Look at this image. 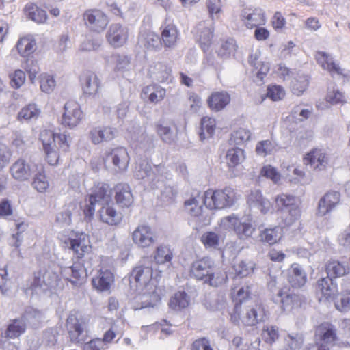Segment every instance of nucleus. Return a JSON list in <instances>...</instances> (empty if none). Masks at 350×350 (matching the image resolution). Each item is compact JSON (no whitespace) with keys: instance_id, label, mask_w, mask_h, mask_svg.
<instances>
[{"instance_id":"obj_1","label":"nucleus","mask_w":350,"mask_h":350,"mask_svg":"<svg viewBox=\"0 0 350 350\" xmlns=\"http://www.w3.org/2000/svg\"><path fill=\"white\" fill-rule=\"evenodd\" d=\"M152 278V262L144 260L136 266L130 275V282L135 283L137 288L142 289V294L135 297V302L141 301L140 306H135V310L154 307L161 299L160 290L151 282Z\"/></svg>"},{"instance_id":"obj_2","label":"nucleus","mask_w":350,"mask_h":350,"mask_svg":"<svg viewBox=\"0 0 350 350\" xmlns=\"http://www.w3.org/2000/svg\"><path fill=\"white\" fill-rule=\"evenodd\" d=\"M111 193L108 186L104 184L98 185L85 200L84 214L91 219L95 212L96 204L102 206L98 211L100 219L111 226H116L122 220V215L118 211L113 204H110Z\"/></svg>"},{"instance_id":"obj_3","label":"nucleus","mask_w":350,"mask_h":350,"mask_svg":"<svg viewBox=\"0 0 350 350\" xmlns=\"http://www.w3.org/2000/svg\"><path fill=\"white\" fill-rule=\"evenodd\" d=\"M266 314L261 304L250 301L247 305L235 304L230 320L235 325L253 326L265 320Z\"/></svg>"},{"instance_id":"obj_4","label":"nucleus","mask_w":350,"mask_h":350,"mask_svg":"<svg viewBox=\"0 0 350 350\" xmlns=\"http://www.w3.org/2000/svg\"><path fill=\"white\" fill-rule=\"evenodd\" d=\"M219 225L223 230H233L238 238L241 240H246L252 237L256 230L251 219H240L234 215L223 217Z\"/></svg>"},{"instance_id":"obj_5","label":"nucleus","mask_w":350,"mask_h":350,"mask_svg":"<svg viewBox=\"0 0 350 350\" xmlns=\"http://www.w3.org/2000/svg\"><path fill=\"white\" fill-rule=\"evenodd\" d=\"M204 193L205 206L210 209H222L231 206L237 200L236 192L233 189H208Z\"/></svg>"},{"instance_id":"obj_6","label":"nucleus","mask_w":350,"mask_h":350,"mask_svg":"<svg viewBox=\"0 0 350 350\" xmlns=\"http://www.w3.org/2000/svg\"><path fill=\"white\" fill-rule=\"evenodd\" d=\"M40 139L45 153L69 151L67 136L64 134H55L51 130L44 129L40 132Z\"/></svg>"},{"instance_id":"obj_7","label":"nucleus","mask_w":350,"mask_h":350,"mask_svg":"<svg viewBox=\"0 0 350 350\" xmlns=\"http://www.w3.org/2000/svg\"><path fill=\"white\" fill-rule=\"evenodd\" d=\"M66 329L70 341L74 344L82 345L89 338L88 323L83 318L69 316L66 321Z\"/></svg>"},{"instance_id":"obj_8","label":"nucleus","mask_w":350,"mask_h":350,"mask_svg":"<svg viewBox=\"0 0 350 350\" xmlns=\"http://www.w3.org/2000/svg\"><path fill=\"white\" fill-rule=\"evenodd\" d=\"M338 340L337 330L332 324L325 322L320 324L315 329L314 342L317 350H330Z\"/></svg>"},{"instance_id":"obj_9","label":"nucleus","mask_w":350,"mask_h":350,"mask_svg":"<svg viewBox=\"0 0 350 350\" xmlns=\"http://www.w3.org/2000/svg\"><path fill=\"white\" fill-rule=\"evenodd\" d=\"M44 290L61 288V281L56 271L52 268H44L35 273L33 285Z\"/></svg>"},{"instance_id":"obj_10","label":"nucleus","mask_w":350,"mask_h":350,"mask_svg":"<svg viewBox=\"0 0 350 350\" xmlns=\"http://www.w3.org/2000/svg\"><path fill=\"white\" fill-rule=\"evenodd\" d=\"M139 161L135 166L134 174L136 178L139 180H145V181L154 185L156 182L161 178V171L163 167L161 165H154L153 167L146 159H138Z\"/></svg>"},{"instance_id":"obj_11","label":"nucleus","mask_w":350,"mask_h":350,"mask_svg":"<svg viewBox=\"0 0 350 350\" xmlns=\"http://www.w3.org/2000/svg\"><path fill=\"white\" fill-rule=\"evenodd\" d=\"M83 18L88 28L97 33L103 31L109 23L107 16L98 9L86 10L83 14Z\"/></svg>"},{"instance_id":"obj_12","label":"nucleus","mask_w":350,"mask_h":350,"mask_svg":"<svg viewBox=\"0 0 350 350\" xmlns=\"http://www.w3.org/2000/svg\"><path fill=\"white\" fill-rule=\"evenodd\" d=\"M133 243L139 248L146 249L152 247L157 241V235L152 228L148 225H139L132 233Z\"/></svg>"},{"instance_id":"obj_13","label":"nucleus","mask_w":350,"mask_h":350,"mask_svg":"<svg viewBox=\"0 0 350 350\" xmlns=\"http://www.w3.org/2000/svg\"><path fill=\"white\" fill-rule=\"evenodd\" d=\"M62 117V124L70 129L78 125L82 118V111L78 103L69 100L64 107Z\"/></svg>"},{"instance_id":"obj_14","label":"nucleus","mask_w":350,"mask_h":350,"mask_svg":"<svg viewBox=\"0 0 350 350\" xmlns=\"http://www.w3.org/2000/svg\"><path fill=\"white\" fill-rule=\"evenodd\" d=\"M273 301L280 305L281 308L286 312H291L299 307L301 304V298L295 294L290 293L287 289H280L273 296Z\"/></svg>"},{"instance_id":"obj_15","label":"nucleus","mask_w":350,"mask_h":350,"mask_svg":"<svg viewBox=\"0 0 350 350\" xmlns=\"http://www.w3.org/2000/svg\"><path fill=\"white\" fill-rule=\"evenodd\" d=\"M213 22L204 21L200 22L196 28V36L202 49L208 50L213 37Z\"/></svg>"},{"instance_id":"obj_16","label":"nucleus","mask_w":350,"mask_h":350,"mask_svg":"<svg viewBox=\"0 0 350 350\" xmlns=\"http://www.w3.org/2000/svg\"><path fill=\"white\" fill-rule=\"evenodd\" d=\"M241 18L248 29L263 25L266 22L265 12L260 8L243 9L241 14Z\"/></svg>"},{"instance_id":"obj_17","label":"nucleus","mask_w":350,"mask_h":350,"mask_svg":"<svg viewBox=\"0 0 350 350\" xmlns=\"http://www.w3.org/2000/svg\"><path fill=\"white\" fill-rule=\"evenodd\" d=\"M203 205H205V195L199 191H193L191 197L184 203L187 213L191 217L199 219L203 215Z\"/></svg>"},{"instance_id":"obj_18","label":"nucleus","mask_w":350,"mask_h":350,"mask_svg":"<svg viewBox=\"0 0 350 350\" xmlns=\"http://www.w3.org/2000/svg\"><path fill=\"white\" fill-rule=\"evenodd\" d=\"M251 137L249 130L240 128L234 131L228 140V148L226 153H244V144Z\"/></svg>"},{"instance_id":"obj_19","label":"nucleus","mask_w":350,"mask_h":350,"mask_svg":"<svg viewBox=\"0 0 350 350\" xmlns=\"http://www.w3.org/2000/svg\"><path fill=\"white\" fill-rule=\"evenodd\" d=\"M340 202V193L331 191L326 193L319 201L317 214L323 217L334 211Z\"/></svg>"},{"instance_id":"obj_20","label":"nucleus","mask_w":350,"mask_h":350,"mask_svg":"<svg viewBox=\"0 0 350 350\" xmlns=\"http://www.w3.org/2000/svg\"><path fill=\"white\" fill-rule=\"evenodd\" d=\"M70 248L77 258H82L92 250L90 237L85 233L76 234L75 237L69 240Z\"/></svg>"},{"instance_id":"obj_21","label":"nucleus","mask_w":350,"mask_h":350,"mask_svg":"<svg viewBox=\"0 0 350 350\" xmlns=\"http://www.w3.org/2000/svg\"><path fill=\"white\" fill-rule=\"evenodd\" d=\"M108 42L115 48L122 46L127 40L128 30L120 24H111L107 33Z\"/></svg>"},{"instance_id":"obj_22","label":"nucleus","mask_w":350,"mask_h":350,"mask_svg":"<svg viewBox=\"0 0 350 350\" xmlns=\"http://www.w3.org/2000/svg\"><path fill=\"white\" fill-rule=\"evenodd\" d=\"M213 260L209 257H204L192 263L190 272L196 279L205 281L209 273L213 270Z\"/></svg>"},{"instance_id":"obj_23","label":"nucleus","mask_w":350,"mask_h":350,"mask_svg":"<svg viewBox=\"0 0 350 350\" xmlns=\"http://www.w3.org/2000/svg\"><path fill=\"white\" fill-rule=\"evenodd\" d=\"M62 276L74 286H80L85 282L84 269L80 264L75 263L72 266L62 269Z\"/></svg>"},{"instance_id":"obj_24","label":"nucleus","mask_w":350,"mask_h":350,"mask_svg":"<svg viewBox=\"0 0 350 350\" xmlns=\"http://www.w3.org/2000/svg\"><path fill=\"white\" fill-rule=\"evenodd\" d=\"M286 168L284 172L285 178L293 185H308L312 181V177L310 174H306L304 171L293 165L285 166Z\"/></svg>"},{"instance_id":"obj_25","label":"nucleus","mask_w":350,"mask_h":350,"mask_svg":"<svg viewBox=\"0 0 350 350\" xmlns=\"http://www.w3.org/2000/svg\"><path fill=\"white\" fill-rule=\"evenodd\" d=\"M140 47L149 51L159 50L161 48V38L155 33L149 31H142L138 37Z\"/></svg>"},{"instance_id":"obj_26","label":"nucleus","mask_w":350,"mask_h":350,"mask_svg":"<svg viewBox=\"0 0 350 350\" xmlns=\"http://www.w3.org/2000/svg\"><path fill=\"white\" fill-rule=\"evenodd\" d=\"M317 291L321 294L320 301L334 299L337 292V285L329 276H327L317 281Z\"/></svg>"},{"instance_id":"obj_27","label":"nucleus","mask_w":350,"mask_h":350,"mask_svg":"<svg viewBox=\"0 0 350 350\" xmlns=\"http://www.w3.org/2000/svg\"><path fill=\"white\" fill-rule=\"evenodd\" d=\"M113 275L108 269H100L92 278V283L94 288L99 291H107L113 282Z\"/></svg>"},{"instance_id":"obj_28","label":"nucleus","mask_w":350,"mask_h":350,"mask_svg":"<svg viewBox=\"0 0 350 350\" xmlns=\"http://www.w3.org/2000/svg\"><path fill=\"white\" fill-rule=\"evenodd\" d=\"M180 33L174 24H165L161 31V42L165 47L174 49L178 42Z\"/></svg>"},{"instance_id":"obj_29","label":"nucleus","mask_w":350,"mask_h":350,"mask_svg":"<svg viewBox=\"0 0 350 350\" xmlns=\"http://www.w3.org/2000/svg\"><path fill=\"white\" fill-rule=\"evenodd\" d=\"M284 236L283 228L280 226H270L260 231V241L270 245L278 243Z\"/></svg>"},{"instance_id":"obj_30","label":"nucleus","mask_w":350,"mask_h":350,"mask_svg":"<svg viewBox=\"0 0 350 350\" xmlns=\"http://www.w3.org/2000/svg\"><path fill=\"white\" fill-rule=\"evenodd\" d=\"M117 130L110 126L95 128L90 132V137L93 144H98L103 142L111 141L117 135Z\"/></svg>"},{"instance_id":"obj_31","label":"nucleus","mask_w":350,"mask_h":350,"mask_svg":"<svg viewBox=\"0 0 350 350\" xmlns=\"http://www.w3.org/2000/svg\"><path fill=\"white\" fill-rule=\"evenodd\" d=\"M115 199L121 207H129L133 203V196L129 185L120 183L115 187Z\"/></svg>"},{"instance_id":"obj_32","label":"nucleus","mask_w":350,"mask_h":350,"mask_svg":"<svg viewBox=\"0 0 350 350\" xmlns=\"http://www.w3.org/2000/svg\"><path fill=\"white\" fill-rule=\"evenodd\" d=\"M315 59L322 68L327 70L331 73V75L342 74V70L338 64L334 63L333 58L328 53L323 51H318L315 55Z\"/></svg>"},{"instance_id":"obj_33","label":"nucleus","mask_w":350,"mask_h":350,"mask_svg":"<svg viewBox=\"0 0 350 350\" xmlns=\"http://www.w3.org/2000/svg\"><path fill=\"white\" fill-rule=\"evenodd\" d=\"M288 282L293 287L299 288L307 282V275L299 264L294 263L288 270Z\"/></svg>"},{"instance_id":"obj_34","label":"nucleus","mask_w":350,"mask_h":350,"mask_svg":"<svg viewBox=\"0 0 350 350\" xmlns=\"http://www.w3.org/2000/svg\"><path fill=\"white\" fill-rule=\"evenodd\" d=\"M248 204L251 207L257 208L262 213H267L271 208L269 200L265 198L258 190L252 191L248 196Z\"/></svg>"},{"instance_id":"obj_35","label":"nucleus","mask_w":350,"mask_h":350,"mask_svg":"<svg viewBox=\"0 0 350 350\" xmlns=\"http://www.w3.org/2000/svg\"><path fill=\"white\" fill-rule=\"evenodd\" d=\"M148 75L154 80L163 83L170 79L171 69L163 62H157L150 66Z\"/></svg>"},{"instance_id":"obj_36","label":"nucleus","mask_w":350,"mask_h":350,"mask_svg":"<svg viewBox=\"0 0 350 350\" xmlns=\"http://www.w3.org/2000/svg\"><path fill=\"white\" fill-rule=\"evenodd\" d=\"M100 85V80L94 72H87L82 79L83 90L85 94L95 95L98 91Z\"/></svg>"},{"instance_id":"obj_37","label":"nucleus","mask_w":350,"mask_h":350,"mask_svg":"<svg viewBox=\"0 0 350 350\" xmlns=\"http://www.w3.org/2000/svg\"><path fill=\"white\" fill-rule=\"evenodd\" d=\"M230 101V96L226 92H215L208 100L210 108L217 111L223 109Z\"/></svg>"},{"instance_id":"obj_38","label":"nucleus","mask_w":350,"mask_h":350,"mask_svg":"<svg viewBox=\"0 0 350 350\" xmlns=\"http://www.w3.org/2000/svg\"><path fill=\"white\" fill-rule=\"evenodd\" d=\"M16 47L21 56L28 57L36 50V40L31 36L21 38L18 40Z\"/></svg>"},{"instance_id":"obj_39","label":"nucleus","mask_w":350,"mask_h":350,"mask_svg":"<svg viewBox=\"0 0 350 350\" xmlns=\"http://www.w3.org/2000/svg\"><path fill=\"white\" fill-rule=\"evenodd\" d=\"M200 241L206 250L218 249L224 242V238L215 231H208L203 233Z\"/></svg>"},{"instance_id":"obj_40","label":"nucleus","mask_w":350,"mask_h":350,"mask_svg":"<svg viewBox=\"0 0 350 350\" xmlns=\"http://www.w3.org/2000/svg\"><path fill=\"white\" fill-rule=\"evenodd\" d=\"M12 176L17 180L24 181L29 178L31 170L24 160L18 159L10 168Z\"/></svg>"},{"instance_id":"obj_41","label":"nucleus","mask_w":350,"mask_h":350,"mask_svg":"<svg viewBox=\"0 0 350 350\" xmlns=\"http://www.w3.org/2000/svg\"><path fill=\"white\" fill-rule=\"evenodd\" d=\"M303 162L309 169L322 170L326 167L328 159L326 154H306Z\"/></svg>"},{"instance_id":"obj_42","label":"nucleus","mask_w":350,"mask_h":350,"mask_svg":"<svg viewBox=\"0 0 350 350\" xmlns=\"http://www.w3.org/2000/svg\"><path fill=\"white\" fill-rule=\"evenodd\" d=\"M190 304V297L184 291L175 293L170 299L169 307L174 311L187 308Z\"/></svg>"},{"instance_id":"obj_43","label":"nucleus","mask_w":350,"mask_h":350,"mask_svg":"<svg viewBox=\"0 0 350 350\" xmlns=\"http://www.w3.org/2000/svg\"><path fill=\"white\" fill-rule=\"evenodd\" d=\"M327 276L342 277L349 272V267L338 260L332 259L325 265Z\"/></svg>"},{"instance_id":"obj_44","label":"nucleus","mask_w":350,"mask_h":350,"mask_svg":"<svg viewBox=\"0 0 350 350\" xmlns=\"http://www.w3.org/2000/svg\"><path fill=\"white\" fill-rule=\"evenodd\" d=\"M26 322L22 318L12 320L8 325L5 336L8 338H16L19 337L25 332Z\"/></svg>"},{"instance_id":"obj_45","label":"nucleus","mask_w":350,"mask_h":350,"mask_svg":"<svg viewBox=\"0 0 350 350\" xmlns=\"http://www.w3.org/2000/svg\"><path fill=\"white\" fill-rule=\"evenodd\" d=\"M79 213L77 202H71L67 205L64 211L59 213L56 221L62 226H68L72 222V217Z\"/></svg>"},{"instance_id":"obj_46","label":"nucleus","mask_w":350,"mask_h":350,"mask_svg":"<svg viewBox=\"0 0 350 350\" xmlns=\"http://www.w3.org/2000/svg\"><path fill=\"white\" fill-rule=\"evenodd\" d=\"M40 109L34 103L29 104L23 107L18 113V120L22 121H29L36 120L40 116Z\"/></svg>"},{"instance_id":"obj_47","label":"nucleus","mask_w":350,"mask_h":350,"mask_svg":"<svg viewBox=\"0 0 350 350\" xmlns=\"http://www.w3.org/2000/svg\"><path fill=\"white\" fill-rule=\"evenodd\" d=\"M156 131L161 139L166 143L170 144L176 138L175 128H171L167 122H159L156 124Z\"/></svg>"},{"instance_id":"obj_48","label":"nucleus","mask_w":350,"mask_h":350,"mask_svg":"<svg viewBox=\"0 0 350 350\" xmlns=\"http://www.w3.org/2000/svg\"><path fill=\"white\" fill-rule=\"evenodd\" d=\"M308 76L298 72L291 81V85L293 94L299 96L301 94L308 86Z\"/></svg>"},{"instance_id":"obj_49","label":"nucleus","mask_w":350,"mask_h":350,"mask_svg":"<svg viewBox=\"0 0 350 350\" xmlns=\"http://www.w3.org/2000/svg\"><path fill=\"white\" fill-rule=\"evenodd\" d=\"M38 172L33 177V187L40 193L45 192L49 187V182L46 176L43 167L38 166Z\"/></svg>"},{"instance_id":"obj_50","label":"nucleus","mask_w":350,"mask_h":350,"mask_svg":"<svg viewBox=\"0 0 350 350\" xmlns=\"http://www.w3.org/2000/svg\"><path fill=\"white\" fill-rule=\"evenodd\" d=\"M107 64H114V69L116 71H122L128 68L130 64V58L124 54H112L107 59Z\"/></svg>"},{"instance_id":"obj_51","label":"nucleus","mask_w":350,"mask_h":350,"mask_svg":"<svg viewBox=\"0 0 350 350\" xmlns=\"http://www.w3.org/2000/svg\"><path fill=\"white\" fill-rule=\"evenodd\" d=\"M255 266L256 265L253 261L243 260L234 264V270L237 275L247 277L253 273Z\"/></svg>"},{"instance_id":"obj_52","label":"nucleus","mask_w":350,"mask_h":350,"mask_svg":"<svg viewBox=\"0 0 350 350\" xmlns=\"http://www.w3.org/2000/svg\"><path fill=\"white\" fill-rule=\"evenodd\" d=\"M200 129V137L201 140L211 137L215 129V120L210 117H204L201 120Z\"/></svg>"},{"instance_id":"obj_53","label":"nucleus","mask_w":350,"mask_h":350,"mask_svg":"<svg viewBox=\"0 0 350 350\" xmlns=\"http://www.w3.org/2000/svg\"><path fill=\"white\" fill-rule=\"evenodd\" d=\"M26 11L29 18L32 21L38 23H44L47 18L46 11L39 8L38 6L31 4L26 6Z\"/></svg>"},{"instance_id":"obj_54","label":"nucleus","mask_w":350,"mask_h":350,"mask_svg":"<svg viewBox=\"0 0 350 350\" xmlns=\"http://www.w3.org/2000/svg\"><path fill=\"white\" fill-rule=\"evenodd\" d=\"M334 299H335V306L338 310L347 312L350 310V291H342Z\"/></svg>"},{"instance_id":"obj_55","label":"nucleus","mask_w":350,"mask_h":350,"mask_svg":"<svg viewBox=\"0 0 350 350\" xmlns=\"http://www.w3.org/2000/svg\"><path fill=\"white\" fill-rule=\"evenodd\" d=\"M275 201L276 206L281 209L282 212L291 208V206L297 205L295 196L284 193L278 195L275 198Z\"/></svg>"},{"instance_id":"obj_56","label":"nucleus","mask_w":350,"mask_h":350,"mask_svg":"<svg viewBox=\"0 0 350 350\" xmlns=\"http://www.w3.org/2000/svg\"><path fill=\"white\" fill-rule=\"evenodd\" d=\"M144 94H148V100L153 103H157L165 96V90L160 86L146 87Z\"/></svg>"},{"instance_id":"obj_57","label":"nucleus","mask_w":350,"mask_h":350,"mask_svg":"<svg viewBox=\"0 0 350 350\" xmlns=\"http://www.w3.org/2000/svg\"><path fill=\"white\" fill-rule=\"evenodd\" d=\"M250 64L254 66L253 73L260 81H262L269 70L268 63L258 62L256 59H252V55L250 56Z\"/></svg>"},{"instance_id":"obj_58","label":"nucleus","mask_w":350,"mask_h":350,"mask_svg":"<svg viewBox=\"0 0 350 350\" xmlns=\"http://www.w3.org/2000/svg\"><path fill=\"white\" fill-rule=\"evenodd\" d=\"M282 213L284 223L288 226L293 224L299 219L301 215V211L298 205L291 206V208L284 211Z\"/></svg>"},{"instance_id":"obj_59","label":"nucleus","mask_w":350,"mask_h":350,"mask_svg":"<svg viewBox=\"0 0 350 350\" xmlns=\"http://www.w3.org/2000/svg\"><path fill=\"white\" fill-rule=\"evenodd\" d=\"M279 328L273 325L265 326L262 332V337L264 341L272 345L279 338Z\"/></svg>"},{"instance_id":"obj_60","label":"nucleus","mask_w":350,"mask_h":350,"mask_svg":"<svg viewBox=\"0 0 350 350\" xmlns=\"http://www.w3.org/2000/svg\"><path fill=\"white\" fill-rule=\"evenodd\" d=\"M236 41L232 38H228L224 42L218 51V55L222 57L226 58L231 55H234L237 51Z\"/></svg>"},{"instance_id":"obj_61","label":"nucleus","mask_w":350,"mask_h":350,"mask_svg":"<svg viewBox=\"0 0 350 350\" xmlns=\"http://www.w3.org/2000/svg\"><path fill=\"white\" fill-rule=\"evenodd\" d=\"M172 258V252L166 246H160L157 249L154 260L157 264H164L170 262Z\"/></svg>"},{"instance_id":"obj_62","label":"nucleus","mask_w":350,"mask_h":350,"mask_svg":"<svg viewBox=\"0 0 350 350\" xmlns=\"http://www.w3.org/2000/svg\"><path fill=\"white\" fill-rule=\"evenodd\" d=\"M249 291L248 288H245L241 287L239 289L236 288L232 290V297L234 301H237L236 304H241L242 306L247 305L250 301H246V299L248 297Z\"/></svg>"},{"instance_id":"obj_63","label":"nucleus","mask_w":350,"mask_h":350,"mask_svg":"<svg viewBox=\"0 0 350 350\" xmlns=\"http://www.w3.org/2000/svg\"><path fill=\"white\" fill-rule=\"evenodd\" d=\"M227 276L226 273L221 272H213V270L209 273L208 276L204 281L212 286H218L226 282Z\"/></svg>"},{"instance_id":"obj_64","label":"nucleus","mask_w":350,"mask_h":350,"mask_svg":"<svg viewBox=\"0 0 350 350\" xmlns=\"http://www.w3.org/2000/svg\"><path fill=\"white\" fill-rule=\"evenodd\" d=\"M24 69L29 75V80L32 83L36 78L37 74L40 71L38 62L33 59H27L23 66Z\"/></svg>"}]
</instances>
